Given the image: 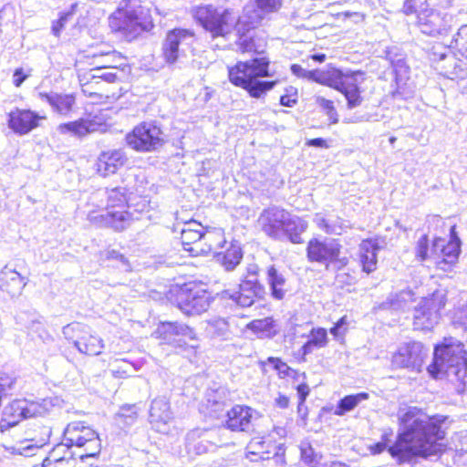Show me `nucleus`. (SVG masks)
Here are the masks:
<instances>
[{
  "instance_id": "60",
  "label": "nucleus",
  "mask_w": 467,
  "mask_h": 467,
  "mask_svg": "<svg viewBox=\"0 0 467 467\" xmlns=\"http://www.w3.org/2000/svg\"><path fill=\"white\" fill-rule=\"evenodd\" d=\"M336 280L338 284L351 285L354 283L355 278L347 273H339L337 275Z\"/></svg>"
},
{
  "instance_id": "28",
  "label": "nucleus",
  "mask_w": 467,
  "mask_h": 467,
  "mask_svg": "<svg viewBox=\"0 0 467 467\" xmlns=\"http://www.w3.org/2000/svg\"><path fill=\"white\" fill-rule=\"evenodd\" d=\"M437 249V254H442V260L437 262L438 267L446 271L448 267L456 263L460 254V240L455 238L445 244V240L442 238L434 239V248Z\"/></svg>"
},
{
  "instance_id": "42",
  "label": "nucleus",
  "mask_w": 467,
  "mask_h": 467,
  "mask_svg": "<svg viewBox=\"0 0 467 467\" xmlns=\"http://www.w3.org/2000/svg\"><path fill=\"white\" fill-rule=\"evenodd\" d=\"M413 301V293L411 290H401L400 292L391 295L384 305H388L389 308L394 310L405 309L410 302Z\"/></svg>"
},
{
  "instance_id": "49",
  "label": "nucleus",
  "mask_w": 467,
  "mask_h": 467,
  "mask_svg": "<svg viewBox=\"0 0 467 467\" xmlns=\"http://www.w3.org/2000/svg\"><path fill=\"white\" fill-rule=\"evenodd\" d=\"M301 459L308 465H315L317 462V454L309 442L303 441L300 444Z\"/></svg>"
},
{
  "instance_id": "4",
  "label": "nucleus",
  "mask_w": 467,
  "mask_h": 467,
  "mask_svg": "<svg viewBox=\"0 0 467 467\" xmlns=\"http://www.w3.org/2000/svg\"><path fill=\"white\" fill-rule=\"evenodd\" d=\"M428 371L437 377L440 373L449 378L462 381L467 375V352L459 340L449 337L434 349L433 363L428 367Z\"/></svg>"
},
{
  "instance_id": "12",
  "label": "nucleus",
  "mask_w": 467,
  "mask_h": 467,
  "mask_svg": "<svg viewBox=\"0 0 467 467\" xmlns=\"http://www.w3.org/2000/svg\"><path fill=\"white\" fill-rule=\"evenodd\" d=\"M428 356V349L418 341L401 344L392 354L391 366L394 368H407L420 372Z\"/></svg>"
},
{
  "instance_id": "51",
  "label": "nucleus",
  "mask_w": 467,
  "mask_h": 467,
  "mask_svg": "<svg viewBox=\"0 0 467 467\" xmlns=\"http://www.w3.org/2000/svg\"><path fill=\"white\" fill-rule=\"evenodd\" d=\"M391 66L397 79H399V78H402L408 72V67L403 58L391 60Z\"/></svg>"
},
{
  "instance_id": "7",
  "label": "nucleus",
  "mask_w": 467,
  "mask_h": 467,
  "mask_svg": "<svg viewBox=\"0 0 467 467\" xmlns=\"http://www.w3.org/2000/svg\"><path fill=\"white\" fill-rule=\"evenodd\" d=\"M64 441L70 448L72 446L84 448V452L78 455L81 460L95 457L101 450V443L98 433L80 421L67 424L64 431Z\"/></svg>"
},
{
  "instance_id": "31",
  "label": "nucleus",
  "mask_w": 467,
  "mask_h": 467,
  "mask_svg": "<svg viewBox=\"0 0 467 467\" xmlns=\"http://www.w3.org/2000/svg\"><path fill=\"white\" fill-rule=\"evenodd\" d=\"M39 97L47 101L54 111L63 116H67L72 111L76 103L75 97L71 94L40 92Z\"/></svg>"
},
{
  "instance_id": "11",
  "label": "nucleus",
  "mask_w": 467,
  "mask_h": 467,
  "mask_svg": "<svg viewBox=\"0 0 467 467\" xmlns=\"http://www.w3.org/2000/svg\"><path fill=\"white\" fill-rule=\"evenodd\" d=\"M194 34L187 29L175 28L167 33L162 45V54L169 64L178 62L192 50L194 42Z\"/></svg>"
},
{
  "instance_id": "1",
  "label": "nucleus",
  "mask_w": 467,
  "mask_h": 467,
  "mask_svg": "<svg viewBox=\"0 0 467 467\" xmlns=\"http://www.w3.org/2000/svg\"><path fill=\"white\" fill-rule=\"evenodd\" d=\"M398 418L402 430L395 443L389 445L392 432H385L381 441L370 448L373 454H379L389 447L388 451L392 458L399 462H405L415 456L426 458L437 455L442 451L441 441L444 439L445 431L441 424L445 417H431L418 407H408L399 410Z\"/></svg>"
},
{
  "instance_id": "53",
  "label": "nucleus",
  "mask_w": 467,
  "mask_h": 467,
  "mask_svg": "<svg viewBox=\"0 0 467 467\" xmlns=\"http://www.w3.org/2000/svg\"><path fill=\"white\" fill-rule=\"evenodd\" d=\"M118 418L123 419L125 424L131 425L136 420V413L132 410V409H121L118 414Z\"/></svg>"
},
{
  "instance_id": "27",
  "label": "nucleus",
  "mask_w": 467,
  "mask_h": 467,
  "mask_svg": "<svg viewBox=\"0 0 467 467\" xmlns=\"http://www.w3.org/2000/svg\"><path fill=\"white\" fill-rule=\"evenodd\" d=\"M254 411L244 406L236 405L227 412V428L234 431H247L252 425Z\"/></svg>"
},
{
  "instance_id": "33",
  "label": "nucleus",
  "mask_w": 467,
  "mask_h": 467,
  "mask_svg": "<svg viewBox=\"0 0 467 467\" xmlns=\"http://www.w3.org/2000/svg\"><path fill=\"white\" fill-rule=\"evenodd\" d=\"M243 252L239 244H232L225 252L216 253L217 262L226 270H234L241 262Z\"/></svg>"
},
{
  "instance_id": "22",
  "label": "nucleus",
  "mask_w": 467,
  "mask_h": 467,
  "mask_svg": "<svg viewBox=\"0 0 467 467\" xmlns=\"http://www.w3.org/2000/svg\"><path fill=\"white\" fill-rule=\"evenodd\" d=\"M363 73L359 71H347V75L337 91L347 99L348 108L359 107L363 101L359 85L363 82Z\"/></svg>"
},
{
  "instance_id": "44",
  "label": "nucleus",
  "mask_w": 467,
  "mask_h": 467,
  "mask_svg": "<svg viewBox=\"0 0 467 467\" xmlns=\"http://www.w3.org/2000/svg\"><path fill=\"white\" fill-rule=\"evenodd\" d=\"M108 204L106 210L114 207H123L127 202V190L124 187H115L106 191Z\"/></svg>"
},
{
  "instance_id": "50",
  "label": "nucleus",
  "mask_w": 467,
  "mask_h": 467,
  "mask_svg": "<svg viewBox=\"0 0 467 467\" xmlns=\"http://www.w3.org/2000/svg\"><path fill=\"white\" fill-rule=\"evenodd\" d=\"M133 365L127 361H122L121 365L111 369V374L115 378H128L130 376V368Z\"/></svg>"
},
{
  "instance_id": "10",
  "label": "nucleus",
  "mask_w": 467,
  "mask_h": 467,
  "mask_svg": "<svg viewBox=\"0 0 467 467\" xmlns=\"http://www.w3.org/2000/svg\"><path fill=\"white\" fill-rule=\"evenodd\" d=\"M126 141L131 149L140 152L157 150L165 142L161 128L152 122H143L136 126L126 136Z\"/></svg>"
},
{
  "instance_id": "3",
  "label": "nucleus",
  "mask_w": 467,
  "mask_h": 467,
  "mask_svg": "<svg viewBox=\"0 0 467 467\" xmlns=\"http://www.w3.org/2000/svg\"><path fill=\"white\" fill-rule=\"evenodd\" d=\"M269 61L265 57H257L244 62H238L228 68L229 80L240 87L253 98L259 99L273 88L275 81H263L259 78L268 77Z\"/></svg>"
},
{
  "instance_id": "48",
  "label": "nucleus",
  "mask_w": 467,
  "mask_h": 467,
  "mask_svg": "<svg viewBox=\"0 0 467 467\" xmlns=\"http://www.w3.org/2000/svg\"><path fill=\"white\" fill-rule=\"evenodd\" d=\"M316 102L323 110L326 111V114L332 124L338 122V115L332 100L327 99L322 96H317Z\"/></svg>"
},
{
  "instance_id": "34",
  "label": "nucleus",
  "mask_w": 467,
  "mask_h": 467,
  "mask_svg": "<svg viewBox=\"0 0 467 467\" xmlns=\"http://www.w3.org/2000/svg\"><path fill=\"white\" fill-rule=\"evenodd\" d=\"M267 282L270 286L272 296L275 299H283L286 293L285 278L281 272H279L275 265H270L266 270Z\"/></svg>"
},
{
  "instance_id": "18",
  "label": "nucleus",
  "mask_w": 467,
  "mask_h": 467,
  "mask_svg": "<svg viewBox=\"0 0 467 467\" xmlns=\"http://www.w3.org/2000/svg\"><path fill=\"white\" fill-rule=\"evenodd\" d=\"M46 119L45 115L30 109H15L8 114V127L18 135L28 134L31 130L37 128L41 120Z\"/></svg>"
},
{
  "instance_id": "64",
  "label": "nucleus",
  "mask_w": 467,
  "mask_h": 467,
  "mask_svg": "<svg viewBox=\"0 0 467 467\" xmlns=\"http://www.w3.org/2000/svg\"><path fill=\"white\" fill-rule=\"evenodd\" d=\"M275 405L281 409H285L288 407L289 399L285 395H279L275 400Z\"/></svg>"
},
{
  "instance_id": "9",
  "label": "nucleus",
  "mask_w": 467,
  "mask_h": 467,
  "mask_svg": "<svg viewBox=\"0 0 467 467\" xmlns=\"http://www.w3.org/2000/svg\"><path fill=\"white\" fill-rule=\"evenodd\" d=\"M62 332L65 338L82 354L97 356L104 348L103 340L83 323H70L63 327Z\"/></svg>"
},
{
  "instance_id": "35",
  "label": "nucleus",
  "mask_w": 467,
  "mask_h": 467,
  "mask_svg": "<svg viewBox=\"0 0 467 467\" xmlns=\"http://www.w3.org/2000/svg\"><path fill=\"white\" fill-rule=\"evenodd\" d=\"M275 321L272 317L256 319L246 325V328L253 331L260 338H271L277 334Z\"/></svg>"
},
{
  "instance_id": "15",
  "label": "nucleus",
  "mask_w": 467,
  "mask_h": 467,
  "mask_svg": "<svg viewBox=\"0 0 467 467\" xmlns=\"http://www.w3.org/2000/svg\"><path fill=\"white\" fill-rule=\"evenodd\" d=\"M88 221L99 228H109L115 232L126 230L131 223L130 213L124 210H106L102 213L91 211L87 215Z\"/></svg>"
},
{
  "instance_id": "26",
  "label": "nucleus",
  "mask_w": 467,
  "mask_h": 467,
  "mask_svg": "<svg viewBox=\"0 0 467 467\" xmlns=\"http://www.w3.org/2000/svg\"><path fill=\"white\" fill-rule=\"evenodd\" d=\"M126 156L120 150H109L99 154L97 160V171L101 176L117 172L126 162Z\"/></svg>"
},
{
  "instance_id": "57",
  "label": "nucleus",
  "mask_w": 467,
  "mask_h": 467,
  "mask_svg": "<svg viewBox=\"0 0 467 467\" xmlns=\"http://www.w3.org/2000/svg\"><path fill=\"white\" fill-rule=\"evenodd\" d=\"M29 76L30 73H24L23 68H16L13 75V83L16 87H20Z\"/></svg>"
},
{
  "instance_id": "32",
  "label": "nucleus",
  "mask_w": 467,
  "mask_h": 467,
  "mask_svg": "<svg viewBox=\"0 0 467 467\" xmlns=\"http://www.w3.org/2000/svg\"><path fill=\"white\" fill-rule=\"evenodd\" d=\"M307 223L297 216H288L284 225V238H288L293 244H301V234L306 230Z\"/></svg>"
},
{
  "instance_id": "14",
  "label": "nucleus",
  "mask_w": 467,
  "mask_h": 467,
  "mask_svg": "<svg viewBox=\"0 0 467 467\" xmlns=\"http://www.w3.org/2000/svg\"><path fill=\"white\" fill-rule=\"evenodd\" d=\"M340 249L341 245L336 239L313 238L307 244L306 254L310 262L327 265L337 259Z\"/></svg>"
},
{
  "instance_id": "30",
  "label": "nucleus",
  "mask_w": 467,
  "mask_h": 467,
  "mask_svg": "<svg viewBox=\"0 0 467 467\" xmlns=\"http://www.w3.org/2000/svg\"><path fill=\"white\" fill-rule=\"evenodd\" d=\"M380 249L377 239L363 240L359 244V261L364 272L369 274L376 270L378 252Z\"/></svg>"
},
{
  "instance_id": "20",
  "label": "nucleus",
  "mask_w": 467,
  "mask_h": 467,
  "mask_svg": "<svg viewBox=\"0 0 467 467\" xmlns=\"http://www.w3.org/2000/svg\"><path fill=\"white\" fill-rule=\"evenodd\" d=\"M417 18L418 26L427 36H434L445 30L446 23L441 14L437 10L429 9L426 0L420 2Z\"/></svg>"
},
{
  "instance_id": "13",
  "label": "nucleus",
  "mask_w": 467,
  "mask_h": 467,
  "mask_svg": "<svg viewBox=\"0 0 467 467\" xmlns=\"http://www.w3.org/2000/svg\"><path fill=\"white\" fill-rule=\"evenodd\" d=\"M175 302L178 307L186 315L201 314L209 307L205 292L198 289L194 284L191 283L176 288Z\"/></svg>"
},
{
  "instance_id": "36",
  "label": "nucleus",
  "mask_w": 467,
  "mask_h": 467,
  "mask_svg": "<svg viewBox=\"0 0 467 467\" xmlns=\"http://www.w3.org/2000/svg\"><path fill=\"white\" fill-rule=\"evenodd\" d=\"M327 344V332L325 328H312L308 340L302 346L301 351L304 356L312 353L315 349L325 348Z\"/></svg>"
},
{
  "instance_id": "8",
  "label": "nucleus",
  "mask_w": 467,
  "mask_h": 467,
  "mask_svg": "<svg viewBox=\"0 0 467 467\" xmlns=\"http://www.w3.org/2000/svg\"><path fill=\"white\" fill-rule=\"evenodd\" d=\"M446 304V294L436 290L431 296L423 297L413 311V327L417 330H431L438 324L440 311Z\"/></svg>"
},
{
  "instance_id": "56",
  "label": "nucleus",
  "mask_w": 467,
  "mask_h": 467,
  "mask_svg": "<svg viewBox=\"0 0 467 467\" xmlns=\"http://www.w3.org/2000/svg\"><path fill=\"white\" fill-rule=\"evenodd\" d=\"M105 257L108 260H117L121 262L124 265H128L126 257L116 250H108L105 252Z\"/></svg>"
},
{
  "instance_id": "41",
  "label": "nucleus",
  "mask_w": 467,
  "mask_h": 467,
  "mask_svg": "<svg viewBox=\"0 0 467 467\" xmlns=\"http://www.w3.org/2000/svg\"><path fill=\"white\" fill-rule=\"evenodd\" d=\"M434 248V240L431 244H430L429 237L424 234L416 243L415 245V255L416 258L420 261H426L432 255H437V249Z\"/></svg>"
},
{
  "instance_id": "54",
  "label": "nucleus",
  "mask_w": 467,
  "mask_h": 467,
  "mask_svg": "<svg viewBox=\"0 0 467 467\" xmlns=\"http://www.w3.org/2000/svg\"><path fill=\"white\" fill-rule=\"evenodd\" d=\"M265 443V442L264 441L253 440L252 441H250V443L248 444V447H247L248 454L257 455L260 453H264L263 449H264Z\"/></svg>"
},
{
  "instance_id": "55",
  "label": "nucleus",
  "mask_w": 467,
  "mask_h": 467,
  "mask_svg": "<svg viewBox=\"0 0 467 467\" xmlns=\"http://www.w3.org/2000/svg\"><path fill=\"white\" fill-rule=\"evenodd\" d=\"M100 57L104 58L103 65L101 66V67H116L114 65V63H115L116 58L119 57L115 51L101 54Z\"/></svg>"
},
{
  "instance_id": "46",
  "label": "nucleus",
  "mask_w": 467,
  "mask_h": 467,
  "mask_svg": "<svg viewBox=\"0 0 467 467\" xmlns=\"http://www.w3.org/2000/svg\"><path fill=\"white\" fill-rule=\"evenodd\" d=\"M256 7L260 15L258 17L261 19L262 16L269 15L277 12L281 6L283 0H254Z\"/></svg>"
},
{
  "instance_id": "43",
  "label": "nucleus",
  "mask_w": 467,
  "mask_h": 467,
  "mask_svg": "<svg viewBox=\"0 0 467 467\" xmlns=\"http://www.w3.org/2000/svg\"><path fill=\"white\" fill-rule=\"evenodd\" d=\"M346 75L347 72H343L342 70L337 68L323 71L322 77L319 78V84L338 90L340 85L346 78Z\"/></svg>"
},
{
  "instance_id": "17",
  "label": "nucleus",
  "mask_w": 467,
  "mask_h": 467,
  "mask_svg": "<svg viewBox=\"0 0 467 467\" xmlns=\"http://www.w3.org/2000/svg\"><path fill=\"white\" fill-rule=\"evenodd\" d=\"M288 213L278 207L265 209L259 216L258 223L262 231L271 238L284 239V225Z\"/></svg>"
},
{
  "instance_id": "19",
  "label": "nucleus",
  "mask_w": 467,
  "mask_h": 467,
  "mask_svg": "<svg viewBox=\"0 0 467 467\" xmlns=\"http://www.w3.org/2000/svg\"><path fill=\"white\" fill-rule=\"evenodd\" d=\"M182 244L185 251L191 253L192 256H197L205 250L202 245V236L204 234L203 226L195 220L190 219L184 223V226L180 228Z\"/></svg>"
},
{
  "instance_id": "58",
  "label": "nucleus",
  "mask_w": 467,
  "mask_h": 467,
  "mask_svg": "<svg viewBox=\"0 0 467 467\" xmlns=\"http://www.w3.org/2000/svg\"><path fill=\"white\" fill-rule=\"evenodd\" d=\"M75 459L61 460L55 462H43V467H74Z\"/></svg>"
},
{
  "instance_id": "24",
  "label": "nucleus",
  "mask_w": 467,
  "mask_h": 467,
  "mask_svg": "<svg viewBox=\"0 0 467 467\" xmlns=\"http://www.w3.org/2000/svg\"><path fill=\"white\" fill-rule=\"evenodd\" d=\"M264 294V287L257 282V279H245L239 286V291L234 294L225 292L237 305L242 307L251 306L257 297Z\"/></svg>"
},
{
  "instance_id": "21",
  "label": "nucleus",
  "mask_w": 467,
  "mask_h": 467,
  "mask_svg": "<svg viewBox=\"0 0 467 467\" xmlns=\"http://www.w3.org/2000/svg\"><path fill=\"white\" fill-rule=\"evenodd\" d=\"M214 431L206 429H194L186 435V450L189 454L202 455L216 446L213 441Z\"/></svg>"
},
{
  "instance_id": "47",
  "label": "nucleus",
  "mask_w": 467,
  "mask_h": 467,
  "mask_svg": "<svg viewBox=\"0 0 467 467\" xmlns=\"http://www.w3.org/2000/svg\"><path fill=\"white\" fill-rule=\"evenodd\" d=\"M317 226L329 234H340L343 231L342 224L329 223L321 213H317L314 218Z\"/></svg>"
},
{
  "instance_id": "59",
  "label": "nucleus",
  "mask_w": 467,
  "mask_h": 467,
  "mask_svg": "<svg viewBox=\"0 0 467 467\" xmlns=\"http://www.w3.org/2000/svg\"><path fill=\"white\" fill-rule=\"evenodd\" d=\"M71 16V13H66L60 16L57 22H56L52 26V31L55 36H58L61 29L64 27L65 23L67 18Z\"/></svg>"
},
{
  "instance_id": "39",
  "label": "nucleus",
  "mask_w": 467,
  "mask_h": 467,
  "mask_svg": "<svg viewBox=\"0 0 467 467\" xmlns=\"http://www.w3.org/2000/svg\"><path fill=\"white\" fill-rule=\"evenodd\" d=\"M233 322L234 318H216L212 320L209 322L210 332L214 337H219L223 340H228L232 336L230 326Z\"/></svg>"
},
{
  "instance_id": "25",
  "label": "nucleus",
  "mask_w": 467,
  "mask_h": 467,
  "mask_svg": "<svg viewBox=\"0 0 467 467\" xmlns=\"http://www.w3.org/2000/svg\"><path fill=\"white\" fill-rule=\"evenodd\" d=\"M26 285V279L10 265L0 271V290L9 296H20Z\"/></svg>"
},
{
  "instance_id": "37",
  "label": "nucleus",
  "mask_w": 467,
  "mask_h": 467,
  "mask_svg": "<svg viewBox=\"0 0 467 467\" xmlns=\"http://www.w3.org/2000/svg\"><path fill=\"white\" fill-rule=\"evenodd\" d=\"M238 31V38L236 40L237 49L243 53L245 52H254L261 53L263 52L264 46L262 44H258L254 36V32L253 30L248 29L245 33L240 34V28Z\"/></svg>"
},
{
  "instance_id": "2",
  "label": "nucleus",
  "mask_w": 467,
  "mask_h": 467,
  "mask_svg": "<svg viewBox=\"0 0 467 467\" xmlns=\"http://www.w3.org/2000/svg\"><path fill=\"white\" fill-rule=\"evenodd\" d=\"M109 26L113 32L131 41L141 33L150 31L153 22L150 10L141 5L140 0H123L109 17Z\"/></svg>"
},
{
  "instance_id": "6",
  "label": "nucleus",
  "mask_w": 467,
  "mask_h": 467,
  "mask_svg": "<svg viewBox=\"0 0 467 467\" xmlns=\"http://www.w3.org/2000/svg\"><path fill=\"white\" fill-rule=\"evenodd\" d=\"M194 18L211 34L213 38L225 37L237 24L238 16L228 9H218L212 5L199 6Z\"/></svg>"
},
{
  "instance_id": "52",
  "label": "nucleus",
  "mask_w": 467,
  "mask_h": 467,
  "mask_svg": "<svg viewBox=\"0 0 467 467\" xmlns=\"http://www.w3.org/2000/svg\"><path fill=\"white\" fill-rule=\"evenodd\" d=\"M268 363L273 365V367L278 371L279 374L283 376H288L290 368L280 358L270 357L268 358Z\"/></svg>"
},
{
  "instance_id": "5",
  "label": "nucleus",
  "mask_w": 467,
  "mask_h": 467,
  "mask_svg": "<svg viewBox=\"0 0 467 467\" xmlns=\"http://www.w3.org/2000/svg\"><path fill=\"white\" fill-rule=\"evenodd\" d=\"M59 399L49 397L41 400L16 399L7 403L1 413L0 431L5 432L24 420L45 417L59 405Z\"/></svg>"
},
{
  "instance_id": "38",
  "label": "nucleus",
  "mask_w": 467,
  "mask_h": 467,
  "mask_svg": "<svg viewBox=\"0 0 467 467\" xmlns=\"http://www.w3.org/2000/svg\"><path fill=\"white\" fill-rule=\"evenodd\" d=\"M368 398L369 395L367 392H359L357 394L345 396L338 401L334 414L337 416H343L347 412L354 410L362 401L368 400Z\"/></svg>"
},
{
  "instance_id": "29",
  "label": "nucleus",
  "mask_w": 467,
  "mask_h": 467,
  "mask_svg": "<svg viewBox=\"0 0 467 467\" xmlns=\"http://www.w3.org/2000/svg\"><path fill=\"white\" fill-rule=\"evenodd\" d=\"M102 124L92 119H79L75 121L63 123L57 126V131L60 134H72L82 137L88 133L100 130Z\"/></svg>"
},
{
  "instance_id": "62",
  "label": "nucleus",
  "mask_w": 467,
  "mask_h": 467,
  "mask_svg": "<svg viewBox=\"0 0 467 467\" xmlns=\"http://www.w3.org/2000/svg\"><path fill=\"white\" fill-rule=\"evenodd\" d=\"M306 144L308 146L317 147V148H327L328 145L327 141L322 138H316L309 140Z\"/></svg>"
},
{
  "instance_id": "63",
  "label": "nucleus",
  "mask_w": 467,
  "mask_h": 467,
  "mask_svg": "<svg viewBox=\"0 0 467 467\" xmlns=\"http://www.w3.org/2000/svg\"><path fill=\"white\" fill-rule=\"evenodd\" d=\"M297 392H298L301 402H304L309 393V388L306 384H300L297 387Z\"/></svg>"
},
{
  "instance_id": "23",
  "label": "nucleus",
  "mask_w": 467,
  "mask_h": 467,
  "mask_svg": "<svg viewBox=\"0 0 467 467\" xmlns=\"http://www.w3.org/2000/svg\"><path fill=\"white\" fill-rule=\"evenodd\" d=\"M172 420L170 402L164 396L154 399L150 409V422L159 432L168 431L167 424Z\"/></svg>"
},
{
  "instance_id": "45",
  "label": "nucleus",
  "mask_w": 467,
  "mask_h": 467,
  "mask_svg": "<svg viewBox=\"0 0 467 467\" xmlns=\"http://www.w3.org/2000/svg\"><path fill=\"white\" fill-rule=\"evenodd\" d=\"M76 454L70 451V447L64 441L61 444L57 445L53 451L49 453V456L44 461V462H55L61 460L74 459L73 455Z\"/></svg>"
},
{
  "instance_id": "61",
  "label": "nucleus",
  "mask_w": 467,
  "mask_h": 467,
  "mask_svg": "<svg viewBox=\"0 0 467 467\" xmlns=\"http://www.w3.org/2000/svg\"><path fill=\"white\" fill-rule=\"evenodd\" d=\"M291 71L295 76L302 78H306L308 72V70L303 68L300 65L297 64H293L291 66Z\"/></svg>"
},
{
  "instance_id": "16",
  "label": "nucleus",
  "mask_w": 467,
  "mask_h": 467,
  "mask_svg": "<svg viewBox=\"0 0 467 467\" xmlns=\"http://www.w3.org/2000/svg\"><path fill=\"white\" fill-rule=\"evenodd\" d=\"M154 336L163 343L172 345L175 348L182 346L181 337L196 339V334L189 326L178 322H162L154 331Z\"/></svg>"
},
{
  "instance_id": "40",
  "label": "nucleus",
  "mask_w": 467,
  "mask_h": 467,
  "mask_svg": "<svg viewBox=\"0 0 467 467\" xmlns=\"http://www.w3.org/2000/svg\"><path fill=\"white\" fill-rule=\"evenodd\" d=\"M223 243H225V239L221 229L204 233L202 236V245L205 247V250L202 254L216 251L218 248L223 247Z\"/></svg>"
}]
</instances>
